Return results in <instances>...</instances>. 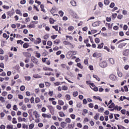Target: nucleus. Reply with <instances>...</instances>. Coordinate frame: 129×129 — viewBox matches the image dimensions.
Instances as JSON below:
<instances>
[{"label":"nucleus","instance_id":"obj_27","mask_svg":"<svg viewBox=\"0 0 129 129\" xmlns=\"http://www.w3.org/2000/svg\"><path fill=\"white\" fill-rule=\"evenodd\" d=\"M7 129H13L14 128V126L12 124H8L7 126Z\"/></svg>","mask_w":129,"mask_h":129},{"label":"nucleus","instance_id":"obj_43","mask_svg":"<svg viewBox=\"0 0 129 129\" xmlns=\"http://www.w3.org/2000/svg\"><path fill=\"white\" fill-rule=\"evenodd\" d=\"M59 85H61V83L59 82L54 83V86H59Z\"/></svg>","mask_w":129,"mask_h":129},{"label":"nucleus","instance_id":"obj_30","mask_svg":"<svg viewBox=\"0 0 129 129\" xmlns=\"http://www.w3.org/2000/svg\"><path fill=\"white\" fill-rule=\"evenodd\" d=\"M40 101H41L40 98H39V97L35 98V103H39V102H40Z\"/></svg>","mask_w":129,"mask_h":129},{"label":"nucleus","instance_id":"obj_55","mask_svg":"<svg viewBox=\"0 0 129 129\" xmlns=\"http://www.w3.org/2000/svg\"><path fill=\"white\" fill-rule=\"evenodd\" d=\"M114 6H115V4L114 3H111L109 6L110 8L112 9L113 8H114Z\"/></svg>","mask_w":129,"mask_h":129},{"label":"nucleus","instance_id":"obj_58","mask_svg":"<svg viewBox=\"0 0 129 129\" xmlns=\"http://www.w3.org/2000/svg\"><path fill=\"white\" fill-rule=\"evenodd\" d=\"M62 96H63V95H62V94L58 93L56 96V98H60L61 97H62Z\"/></svg>","mask_w":129,"mask_h":129},{"label":"nucleus","instance_id":"obj_2","mask_svg":"<svg viewBox=\"0 0 129 129\" xmlns=\"http://www.w3.org/2000/svg\"><path fill=\"white\" fill-rule=\"evenodd\" d=\"M48 109L50 111V113L53 115L55 113V110H54V107L52 105L47 106Z\"/></svg>","mask_w":129,"mask_h":129},{"label":"nucleus","instance_id":"obj_4","mask_svg":"<svg viewBox=\"0 0 129 129\" xmlns=\"http://www.w3.org/2000/svg\"><path fill=\"white\" fill-rule=\"evenodd\" d=\"M57 12H58V9L55 7H52L50 10L51 14H55V13H57Z\"/></svg>","mask_w":129,"mask_h":129},{"label":"nucleus","instance_id":"obj_38","mask_svg":"<svg viewBox=\"0 0 129 129\" xmlns=\"http://www.w3.org/2000/svg\"><path fill=\"white\" fill-rule=\"evenodd\" d=\"M45 83L46 87H50V86H51V83H49L48 82H45Z\"/></svg>","mask_w":129,"mask_h":129},{"label":"nucleus","instance_id":"obj_15","mask_svg":"<svg viewBox=\"0 0 129 129\" xmlns=\"http://www.w3.org/2000/svg\"><path fill=\"white\" fill-rule=\"evenodd\" d=\"M100 25L99 22H95L92 24V27H98Z\"/></svg>","mask_w":129,"mask_h":129},{"label":"nucleus","instance_id":"obj_21","mask_svg":"<svg viewBox=\"0 0 129 129\" xmlns=\"http://www.w3.org/2000/svg\"><path fill=\"white\" fill-rule=\"evenodd\" d=\"M45 6H44V5H40V8L41 9V11L43 13H46V10H45Z\"/></svg>","mask_w":129,"mask_h":129},{"label":"nucleus","instance_id":"obj_40","mask_svg":"<svg viewBox=\"0 0 129 129\" xmlns=\"http://www.w3.org/2000/svg\"><path fill=\"white\" fill-rule=\"evenodd\" d=\"M58 14L60 15V17H63V16H64V12L62 11H59Z\"/></svg>","mask_w":129,"mask_h":129},{"label":"nucleus","instance_id":"obj_32","mask_svg":"<svg viewBox=\"0 0 129 129\" xmlns=\"http://www.w3.org/2000/svg\"><path fill=\"white\" fill-rule=\"evenodd\" d=\"M29 100H30L31 103H34L35 98H34V97H31V98L30 99H29Z\"/></svg>","mask_w":129,"mask_h":129},{"label":"nucleus","instance_id":"obj_16","mask_svg":"<svg viewBox=\"0 0 129 129\" xmlns=\"http://www.w3.org/2000/svg\"><path fill=\"white\" fill-rule=\"evenodd\" d=\"M108 61H109V63H110V64H111L112 65H113V64H114V59H113V58H109L108 59Z\"/></svg>","mask_w":129,"mask_h":129},{"label":"nucleus","instance_id":"obj_19","mask_svg":"<svg viewBox=\"0 0 129 129\" xmlns=\"http://www.w3.org/2000/svg\"><path fill=\"white\" fill-rule=\"evenodd\" d=\"M58 104H59V105H64V101H63V100H58Z\"/></svg>","mask_w":129,"mask_h":129},{"label":"nucleus","instance_id":"obj_54","mask_svg":"<svg viewBox=\"0 0 129 129\" xmlns=\"http://www.w3.org/2000/svg\"><path fill=\"white\" fill-rule=\"evenodd\" d=\"M34 92H35V93H36V94H38V93H39V92H40V89L39 88L35 89L34 90Z\"/></svg>","mask_w":129,"mask_h":129},{"label":"nucleus","instance_id":"obj_59","mask_svg":"<svg viewBox=\"0 0 129 129\" xmlns=\"http://www.w3.org/2000/svg\"><path fill=\"white\" fill-rule=\"evenodd\" d=\"M25 80H27V81H30L31 80V77H25Z\"/></svg>","mask_w":129,"mask_h":129},{"label":"nucleus","instance_id":"obj_36","mask_svg":"<svg viewBox=\"0 0 129 129\" xmlns=\"http://www.w3.org/2000/svg\"><path fill=\"white\" fill-rule=\"evenodd\" d=\"M68 31H73L74 30V27L70 26L68 28Z\"/></svg>","mask_w":129,"mask_h":129},{"label":"nucleus","instance_id":"obj_31","mask_svg":"<svg viewBox=\"0 0 129 129\" xmlns=\"http://www.w3.org/2000/svg\"><path fill=\"white\" fill-rule=\"evenodd\" d=\"M121 108H122V107H118V106H116L114 108V109H115V110H118L119 111L121 109Z\"/></svg>","mask_w":129,"mask_h":129},{"label":"nucleus","instance_id":"obj_33","mask_svg":"<svg viewBox=\"0 0 129 129\" xmlns=\"http://www.w3.org/2000/svg\"><path fill=\"white\" fill-rule=\"evenodd\" d=\"M90 87L91 89H93L94 91H98V88L97 87L95 86L94 88H92L91 86H90Z\"/></svg>","mask_w":129,"mask_h":129},{"label":"nucleus","instance_id":"obj_5","mask_svg":"<svg viewBox=\"0 0 129 129\" xmlns=\"http://www.w3.org/2000/svg\"><path fill=\"white\" fill-rule=\"evenodd\" d=\"M42 42V39H41V38L40 37H38L36 39V40H34V44H36V45L38 44H40V43H41Z\"/></svg>","mask_w":129,"mask_h":129},{"label":"nucleus","instance_id":"obj_51","mask_svg":"<svg viewBox=\"0 0 129 129\" xmlns=\"http://www.w3.org/2000/svg\"><path fill=\"white\" fill-rule=\"evenodd\" d=\"M22 127L23 128H26V129H28V125L25 124V123H23L22 124Z\"/></svg>","mask_w":129,"mask_h":129},{"label":"nucleus","instance_id":"obj_20","mask_svg":"<svg viewBox=\"0 0 129 129\" xmlns=\"http://www.w3.org/2000/svg\"><path fill=\"white\" fill-rule=\"evenodd\" d=\"M63 44L64 45H70L71 46H72V47H73V45L69 41H63Z\"/></svg>","mask_w":129,"mask_h":129},{"label":"nucleus","instance_id":"obj_3","mask_svg":"<svg viewBox=\"0 0 129 129\" xmlns=\"http://www.w3.org/2000/svg\"><path fill=\"white\" fill-rule=\"evenodd\" d=\"M31 62L34 63V64H36V65L39 64V60L35 57L31 59Z\"/></svg>","mask_w":129,"mask_h":129},{"label":"nucleus","instance_id":"obj_60","mask_svg":"<svg viewBox=\"0 0 129 129\" xmlns=\"http://www.w3.org/2000/svg\"><path fill=\"white\" fill-rule=\"evenodd\" d=\"M106 21H107V22H111V18H110V17H106Z\"/></svg>","mask_w":129,"mask_h":129},{"label":"nucleus","instance_id":"obj_9","mask_svg":"<svg viewBox=\"0 0 129 129\" xmlns=\"http://www.w3.org/2000/svg\"><path fill=\"white\" fill-rule=\"evenodd\" d=\"M84 42L85 44H86L87 47H91V45H90V44L89 43V40L88 39L85 40Z\"/></svg>","mask_w":129,"mask_h":129},{"label":"nucleus","instance_id":"obj_12","mask_svg":"<svg viewBox=\"0 0 129 129\" xmlns=\"http://www.w3.org/2000/svg\"><path fill=\"white\" fill-rule=\"evenodd\" d=\"M66 125H67V123H66V122L64 121H62L60 123V126L62 128H64L65 127V126H66Z\"/></svg>","mask_w":129,"mask_h":129},{"label":"nucleus","instance_id":"obj_26","mask_svg":"<svg viewBox=\"0 0 129 129\" xmlns=\"http://www.w3.org/2000/svg\"><path fill=\"white\" fill-rule=\"evenodd\" d=\"M36 26H35V24H29L27 25V28H29V29H32V28H35Z\"/></svg>","mask_w":129,"mask_h":129},{"label":"nucleus","instance_id":"obj_48","mask_svg":"<svg viewBox=\"0 0 129 129\" xmlns=\"http://www.w3.org/2000/svg\"><path fill=\"white\" fill-rule=\"evenodd\" d=\"M25 89H26V87H25V86H21L20 87L21 91H24Z\"/></svg>","mask_w":129,"mask_h":129},{"label":"nucleus","instance_id":"obj_44","mask_svg":"<svg viewBox=\"0 0 129 129\" xmlns=\"http://www.w3.org/2000/svg\"><path fill=\"white\" fill-rule=\"evenodd\" d=\"M66 39H70V40H73V37L71 36L67 35L66 36Z\"/></svg>","mask_w":129,"mask_h":129},{"label":"nucleus","instance_id":"obj_52","mask_svg":"<svg viewBox=\"0 0 129 129\" xmlns=\"http://www.w3.org/2000/svg\"><path fill=\"white\" fill-rule=\"evenodd\" d=\"M35 57L37 58H40V57H41V54L38 52H36Z\"/></svg>","mask_w":129,"mask_h":129},{"label":"nucleus","instance_id":"obj_56","mask_svg":"<svg viewBox=\"0 0 129 129\" xmlns=\"http://www.w3.org/2000/svg\"><path fill=\"white\" fill-rule=\"evenodd\" d=\"M7 15H8V16H10V17H12V16H13L14 13H12V12L9 11L7 13Z\"/></svg>","mask_w":129,"mask_h":129},{"label":"nucleus","instance_id":"obj_17","mask_svg":"<svg viewBox=\"0 0 129 129\" xmlns=\"http://www.w3.org/2000/svg\"><path fill=\"white\" fill-rule=\"evenodd\" d=\"M33 115L35 116V118H38V117H40V116H39V114L38 113V112H37V111H33Z\"/></svg>","mask_w":129,"mask_h":129},{"label":"nucleus","instance_id":"obj_61","mask_svg":"<svg viewBox=\"0 0 129 129\" xmlns=\"http://www.w3.org/2000/svg\"><path fill=\"white\" fill-rule=\"evenodd\" d=\"M118 77H122V73L120 72H118L117 73Z\"/></svg>","mask_w":129,"mask_h":129},{"label":"nucleus","instance_id":"obj_29","mask_svg":"<svg viewBox=\"0 0 129 129\" xmlns=\"http://www.w3.org/2000/svg\"><path fill=\"white\" fill-rule=\"evenodd\" d=\"M93 77L94 78H95V79H96L97 80V81H100V79L99 78V77H98V76H97V75H93Z\"/></svg>","mask_w":129,"mask_h":129},{"label":"nucleus","instance_id":"obj_57","mask_svg":"<svg viewBox=\"0 0 129 129\" xmlns=\"http://www.w3.org/2000/svg\"><path fill=\"white\" fill-rule=\"evenodd\" d=\"M22 115L24 116V117H27L28 116V113L24 112L22 114Z\"/></svg>","mask_w":129,"mask_h":129},{"label":"nucleus","instance_id":"obj_45","mask_svg":"<svg viewBox=\"0 0 129 129\" xmlns=\"http://www.w3.org/2000/svg\"><path fill=\"white\" fill-rule=\"evenodd\" d=\"M34 126H35V124H34V123L30 124L29 126V128L33 129L34 128Z\"/></svg>","mask_w":129,"mask_h":129},{"label":"nucleus","instance_id":"obj_7","mask_svg":"<svg viewBox=\"0 0 129 129\" xmlns=\"http://www.w3.org/2000/svg\"><path fill=\"white\" fill-rule=\"evenodd\" d=\"M109 78L111 80H112V81H115V80H116V77L114 75H110Z\"/></svg>","mask_w":129,"mask_h":129},{"label":"nucleus","instance_id":"obj_24","mask_svg":"<svg viewBox=\"0 0 129 129\" xmlns=\"http://www.w3.org/2000/svg\"><path fill=\"white\" fill-rule=\"evenodd\" d=\"M61 89L62 90H64V91H66V90H68V87H67V86H62L61 87Z\"/></svg>","mask_w":129,"mask_h":129},{"label":"nucleus","instance_id":"obj_14","mask_svg":"<svg viewBox=\"0 0 129 129\" xmlns=\"http://www.w3.org/2000/svg\"><path fill=\"white\" fill-rule=\"evenodd\" d=\"M128 54H129V50L128 49H125L124 51H123V55L124 56H128Z\"/></svg>","mask_w":129,"mask_h":129},{"label":"nucleus","instance_id":"obj_28","mask_svg":"<svg viewBox=\"0 0 129 129\" xmlns=\"http://www.w3.org/2000/svg\"><path fill=\"white\" fill-rule=\"evenodd\" d=\"M24 102L25 103H28V102H30V99L28 97L25 98Z\"/></svg>","mask_w":129,"mask_h":129},{"label":"nucleus","instance_id":"obj_62","mask_svg":"<svg viewBox=\"0 0 129 129\" xmlns=\"http://www.w3.org/2000/svg\"><path fill=\"white\" fill-rule=\"evenodd\" d=\"M52 28L53 29H54V30H55V31H58V25H56V26H52Z\"/></svg>","mask_w":129,"mask_h":129},{"label":"nucleus","instance_id":"obj_8","mask_svg":"<svg viewBox=\"0 0 129 129\" xmlns=\"http://www.w3.org/2000/svg\"><path fill=\"white\" fill-rule=\"evenodd\" d=\"M126 45V43H121L119 44V45L118 46V47L119 49H122V48H123V47H125Z\"/></svg>","mask_w":129,"mask_h":129},{"label":"nucleus","instance_id":"obj_22","mask_svg":"<svg viewBox=\"0 0 129 129\" xmlns=\"http://www.w3.org/2000/svg\"><path fill=\"white\" fill-rule=\"evenodd\" d=\"M71 4L73 7H76L77 3L74 0L72 1L71 2Z\"/></svg>","mask_w":129,"mask_h":129},{"label":"nucleus","instance_id":"obj_39","mask_svg":"<svg viewBox=\"0 0 129 129\" xmlns=\"http://www.w3.org/2000/svg\"><path fill=\"white\" fill-rule=\"evenodd\" d=\"M73 95L74 97H76V96H78V92H74L73 93Z\"/></svg>","mask_w":129,"mask_h":129},{"label":"nucleus","instance_id":"obj_34","mask_svg":"<svg viewBox=\"0 0 129 129\" xmlns=\"http://www.w3.org/2000/svg\"><path fill=\"white\" fill-rule=\"evenodd\" d=\"M94 119H96V120H97L99 118V114L97 113L96 115L94 117Z\"/></svg>","mask_w":129,"mask_h":129},{"label":"nucleus","instance_id":"obj_47","mask_svg":"<svg viewBox=\"0 0 129 129\" xmlns=\"http://www.w3.org/2000/svg\"><path fill=\"white\" fill-rule=\"evenodd\" d=\"M43 39L44 40H48L49 39V34H46L43 36Z\"/></svg>","mask_w":129,"mask_h":129},{"label":"nucleus","instance_id":"obj_50","mask_svg":"<svg viewBox=\"0 0 129 129\" xmlns=\"http://www.w3.org/2000/svg\"><path fill=\"white\" fill-rule=\"evenodd\" d=\"M2 96H7L8 95V92L6 91H3L2 93Z\"/></svg>","mask_w":129,"mask_h":129},{"label":"nucleus","instance_id":"obj_18","mask_svg":"<svg viewBox=\"0 0 129 129\" xmlns=\"http://www.w3.org/2000/svg\"><path fill=\"white\" fill-rule=\"evenodd\" d=\"M43 70H44V71H53V69L47 67H44Z\"/></svg>","mask_w":129,"mask_h":129},{"label":"nucleus","instance_id":"obj_6","mask_svg":"<svg viewBox=\"0 0 129 129\" xmlns=\"http://www.w3.org/2000/svg\"><path fill=\"white\" fill-rule=\"evenodd\" d=\"M23 54L26 58H30V57L31 56V53L28 52H23Z\"/></svg>","mask_w":129,"mask_h":129},{"label":"nucleus","instance_id":"obj_53","mask_svg":"<svg viewBox=\"0 0 129 129\" xmlns=\"http://www.w3.org/2000/svg\"><path fill=\"white\" fill-rule=\"evenodd\" d=\"M0 101L3 103V102H5V98L3 97H0Z\"/></svg>","mask_w":129,"mask_h":129},{"label":"nucleus","instance_id":"obj_35","mask_svg":"<svg viewBox=\"0 0 129 129\" xmlns=\"http://www.w3.org/2000/svg\"><path fill=\"white\" fill-rule=\"evenodd\" d=\"M77 66L79 67V68H80V69H83V66L81 65V63H78L77 64Z\"/></svg>","mask_w":129,"mask_h":129},{"label":"nucleus","instance_id":"obj_41","mask_svg":"<svg viewBox=\"0 0 129 129\" xmlns=\"http://www.w3.org/2000/svg\"><path fill=\"white\" fill-rule=\"evenodd\" d=\"M104 4L106 5V6H108V5H109V0H104Z\"/></svg>","mask_w":129,"mask_h":129},{"label":"nucleus","instance_id":"obj_37","mask_svg":"<svg viewBox=\"0 0 129 129\" xmlns=\"http://www.w3.org/2000/svg\"><path fill=\"white\" fill-rule=\"evenodd\" d=\"M21 109H22V110H26V109H27V106H26L25 104H23V105L21 106Z\"/></svg>","mask_w":129,"mask_h":129},{"label":"nucleus","instance_id":"obj_64","mask_svg":"<svg viewBox=\"0 0 129 129\" xmlns=\"http://www.w3.org/2000/svg\"><path fill=\"white\" fill-rule=\"evenodd\" d=\"M73 127H74V125L73 124H69V125H68L69 128H73Z\"/></svg>","mask_w":129,"mask_h":129},{"label":"nucleus","instance_id":"obj_10","mask_svg":"<svg viewBox=\"0 0 129 129\" xmlns=\"http://www.w3.org/2000/svg\"><path fill=\"white\" fill-rule=\"evenodd\" d=\"M15 12L17 15H19V16H23V13L21 12L20 10L17 9L15 10Z\"/></svg>","mask_w":129,"mask_h":129},{"label":"nucleus","instance_id":"obj_11","mask_svg":"<svg viewBox=\"0 0 129 129\" xmlns=\"http://www.w3.org/2000/svg\"><path fill=\"white\" fill-rule=\"evenodd\" d=\"M58 114L60 117H64V116H66V115L64 113V112L63 111L58 112Z\"/></svg>","mask_w":129,"mask_h":129},{"label":"nucleus","instance_id":"obj_42","mask_svg":"<svg viewBox=\"0 0 129 129\" xmlns=\"http://www.w3.org/2000/svg\"><path fill=\"white\" fill-rule=\"evenodd\" d=\"M54 44H55V45H58V43H60V40L59 39H56L54 42Z\"/></svg>","mask_w":129,"mask_h":129},{"label":"nucleus","instance_id":"obj_49","mask_svg":"<svg viewBox=\"0 0 129 129\" xmlns=\"http://www.w3.org/2000/svg\"><path fill=\"white\" fill-rule=\"evenodd\" d=\"M66 97L67 100H70V99H71V97H70V95L69 94L66 95Z\"/></svg>","mask_w":129,"mask_h":129},{"label":"nucleus","instance_id":"obj_23","mask_svg":"<svg viewBox=\"0 0 129 129\" xmlns=\"http://www.w3.org/2000/svg\"><path fill=\"white\" fill-rule=\"evenodd\" d=\"M23 47L24 49H27V48H29V44L28 43H25L23 44Z\"/></svg>","mask_w":129,"mask_h":129},{"label":"nucleus","instance_id":"obj_13","mask_svg":"<svg viewBox=\"0 0 129 129\" xmlns=\"http://www.w3.org/2000/svg\"><path fill=\"white\" fill-rule=\"evenodd\" d=\"M113 25V23H112V24H110V23H106L105 24V26L106 27H108V29H112V25Z\"/></svg>","mask_w":129,"mask_h":129},{"label":"nucleus","instance_id":"obj_25","mask_svg":"<svg viewBox=\"0 0 129 129\" xmlns=\"http://www.w3.org/2000/svg\"><path fill=\"white\" fill-rule=\"evenodd\" d=\"M103 45H104L103 43H101V44H98L97 48L98 49H102V48H103Z\"/></svg>","mask_w":129,"mask_h":129},{"label":"nucleus","instance_id":"obj_46","mask_svg":"<svg viewBox=\"0 0 129 129\" xmlns=\"http://www.w3.org/2000/svg\"><path fill=\"white\" fill-rule=\"evenodd\" d=\"M95 42L97 44H98L100 42V39L99 38H96L95 39Z\"/></svg>","mask_w":129,"mask_h":129},{"label":"nucleus","instance_id":"obj_1","mask_svg":"<svg viewBox=\"0 0 129 129\" xmlns=\"http://www.w3.org/2000/svg\"><path fill=\"white\" fill-rule=\"evenodd\" d=\"M99 66L102 68H105L107 67V62L105 60H103L100 62Z\"/></svg>","mask_w":129,"mask_h":129},{"label":"nucleus","instance_id":"obj_63","mask_svg":"<svg viewBox=\"0 0 129 129\" xmlns=\"http://www.w3.org/2000/svg\"><path fill=\"white\" fill-rule=\"evenodd\" d=\"M54 22H55V21H54L53 19L50 18L49 19V23H50V24H54Z\"/></svg>","mask_w":129,"mask_h":129}]
</instances>
